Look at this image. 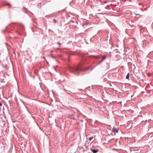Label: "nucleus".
<instances>
[{
	"mask_svg": "<svg viewBox=\"0 0 153 153\" xmlns=\"http://www.w3.org/2000/svg\"><path fill=\"white\" fill-rule=\"evenodd\" d=\"M70 71L72 73L78 72L80 71V68L79 66L76 68L71 67Z\"/></svg>",
	"mask_w": 153,
	"mask_h": 153,
	"instance_id": "nucleus-1",
	"label": "nucleus"
},
{
	"mask_svg": "<svg viewBox=\"0 0 153 153\" xmlns=\"http://www.w3.org/2000/svg\"><path fill=\"white\" fill-rule=\"evenodd\" d=\"M113 131L117 133L118 131V129L117 128H115L114 127L113 128Z\"/></svg>",
	"mask_w": 153,
	"mask_h": 153,
	"instance_id": "nucleus-2",
	"label": "nucleus"
},
{
	"mask_svg": "<svg viewBox=\"0 0 153 153\" xmlns=\"http://www.w3.org/2000/svg\"><path fill=\"white\" fill-rule=\"evenodd\" d=\"M91 151L93 153H96L98 151V150L92 149L91 150Z\"/></svg>",
	"mask_w": 153,
	"mask_h": 153,
	"instance_id": "nucleus-3",
	"label": "nucleus"
},
{
	"mask_svg": "<svg viewBox=\"0 0 153 153\" xmlns=\"http://www.w3.org/2000/svg\"><path fill=\"white\" fill-rule=\"evenodd\" d=\"M144 148H145L146 149V151H148V150L149 149V147L148 146H144Z\"/></svg>",
	"mask_w": 153,
	"mask_h": 153,
	"instance_id": "nucleus-4",
	"label": "nucleus"
},
{
	"mask_svg": "<svg viewBox=\"0 0 153 153\" xmlns=\"http://www.w3.org/2000/svg\"><path fill=\"white\" fill-rule=\"evenodd\" d=\"M90 66H89L88 67L86 68H85V69L84 70V71H85L88 70H89L90 69Z\"/></svg>",
	"mask_w": 153,
	"mask_h": 153,
	"instance_id": "nucleus-5",
	"label": "nucleus"
},
{
	"mask_svg": "<svg viewBox=\"0 0 153 153\" xmlns=\"http://www.w3.org/2000/svg\"><path fill=\"white\" fill-rule=\"evenodd\" d=\"M106 58V56H103L102 58V60L103 61Z\"/></svg>",
	"mask_w": 153,
	"mask_h": 153,
	"instance_id": "nucleus-6",
	"label": "nucleus"
},
{
	"mask_svg": "<svg viewBox=\"0 0 153 153\" xmlns=\"http://www.w3.org/2000/svg\"><path fill=\"white\" fill-rule=\"evenodd\" d=\"M129 78V73H128V74H127V75H126V79H128Z\"/></svg>",
	"mask_w": 153,
	"mask_h": 153,
	"instance_id": "nucleus-7",
	"label": "nucleus"
},
{
	"mask_svg": "<svg viewBox=\"0 0 153 153\" xmlns=\"http://www.w3.org/2000/svg\"><path fill=\"white\" fill-rule=\"evenodd\" d=\"M93 138H93V137H90V138H89V140L90 141H91L92 140V139H93Z\"/></svg>",
	"mask_w": 153,
	"mask_h": 153,
	"instance_id": "nucleus-8",
	"label": "nucleus"
},
{
	"mask_svg": "<svg viewBox=\"0 0 153 153\" xmlns=\"http://www.w3.org/2000/svg\"><path fill=\"white\" fill-rule=\"evenodd\" d=\"M53 22L54 23H56V22L57 21L56 19H54L53 20Z\"/></svg>",
	"mask_w": 153,
	"mask_h": 153,
	"instance_id": "nucleus-9",
	"label": "nucleus"
},
{
	"mask_svg": "<svg viewBox=\"0 0 153 153\" xmlns=\"http://www.w3.org/2000/svg\"><path fill=\"white\" fill-rule=\"evenodd\" d=\"M95 57H96L97 58H100V57L99 56H94Z\"/></svg>",
	"mask_w": 153,
	"mask_h": 153,
	"instance_id": "nucleus-10",
	"label": "nucleus"
},
{
	"mask_svg": "<svg viewBox=\"0 0 153 153\" xmlns=\"http://www.w3.org/2000/svg\"><path fill=\"white\" fill-rule=\"evenodd\" d=\"M103 61V60L102 59L99 62V63H98V64H100V63H101L102 61Z\"/></svg>",
	"mask_w": 153,
	"mask_h": 153,
	"instance_id": "nucleus-11",
	"label": "nucleus"
},
{
	"mask_svg": "<svg viewBox=\"0 0 153 153\" xmlns=\"http://www.w3.org/2000/svg\"><path fill=\"white\" fill-rule=\"evenodd\" d=\"M58 44L59 45H61V44L59 42H58Z\"/></svg>",
	"mask_w": 153,
	"mask_h": 153,
	"instance_id": "nucleus-12",
	"label": "nucleus"
},
{
	"mask_svg": "<svg viewBox=\"0 0 153 153\" xmlns=\"http://www.w3.org/2000/svg\"><path fill=\"white\" fill-rule=\"evenodd\" d=\"M148 75H149V76H150V74H149V73H148Z\"/></svg>",
	"mask_w": 153,
	"mask_h": 153,
	"instance_id": "nucleus-13",
	"label": "nucleus"
}]
</instances>
